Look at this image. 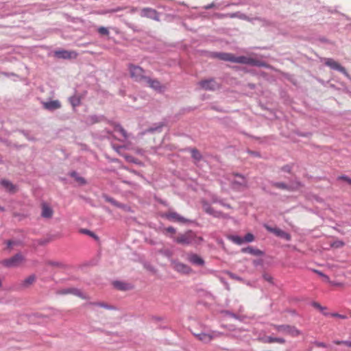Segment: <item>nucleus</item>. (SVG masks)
<instances>
[{
  "label": "nucleus",
  "instance_id": "f257e3e1",
  "mask_svg": "<svg viewBox=\"0 0 351 351\" xmlns=\"http://www.w3.org/2000/svg\"><path fill=\"white\" fill-rule=\"evenodd\" d=\"M216 56L224 61H229L232 62L241 63L252 66H256L258 64L257 60L250 57L243 56H235L233 54L229 53H219L216 54Z\"/></svg>",
  "mask_w": 351,
  "mask_h": 351
},
{
  "label": "nucleus",
  "instance_id": "f03ea898",
  "mask_svg": "<svg viewBox=\"0 0 351 351\" xmlns=\"http://www.w3.org/2000/svg\"><path fill=\"white\" fill-rule=\"evenodd\" d=\"M202 238L197 237L193 232L189 230L179 234L175 239L178 243L183 245H198L202 242Z\"/></svg>",
  "mask_w": 351,
  "mask_h": 351
},
{
  "label": "nucleus",
  "instance_id": "7ed1b4c3",
  "mask_svg": "<svg viewBox=\"0 0 351 351\" xmlns=\"http://www.w3.org/2000/svg\"><path fill=\"white\" fill-rule=\"evenodd\" d=\"M193 335L204 343H208L214 339L222 337L224 334L217 330H211L209 332L193 333Z\"/></svg>",
  "mask_w": 351,
  "mask_h": 351
},
{
  "label": "nucleus",
  "instance_id": "20e7f679",
  "mask_svg": "<svg viewBox=\"0 0 351 351\" xmlns=\"http://www.w3.org/2000/svg\"><path fill=\"white\" fill-rule=\"evenodd\" d=\"M129 71L131 77L136 82L143 83L147 77L144 70L138 66L130 64Z\"/></svg>",
  "mask_w": 351,
  "mask_h": 351
},
{
  "label": "nucleus",
  "instance_id": "39448f33",
  "mask_svg": "<svg viewBox=\"0 0 351 351\" xmlns=\"http://www.w3.org/2000/svg\"><path fill=\"white\" fill-rule=\"evenodd\" d=\"M24 260V256L22 254H17L10 258L4 260L3 263L8 267H16L22 264Z\"/></svg>",
  "mask_w": 351,
  "mask_h": 351
},
{
  "label": "nucleus",
  "instance_id": "423d86ee",
  "mask_svg": "<svg viewBox=\"0 0 351 351\" xmlns=\"http://www.w3.org/2000/svg\"><path fill=\"white\" fill-rule=\"evenodd\" d=\"M232 186L234 189H239L241 188L246 187V179L241 175L234 174L230 179Z\"/></svg>",
  "mask_w": 351,
  "mask_h": 351
},
{
  "label": "nucleus",
  "instance_id": "0eeeda50",
  "mask_svg": "<svg viewBox=\"0 0 351 351\" xmlns=\"http://www.w3.org/2000/svg\"><path fill=\"white\" fill-rule=\"evenodd\" d=\"M276 328L278 331L289 335L292 337H297L300 334V330H298L296 328L289 325L276 326Z\"/></svg>",
  "mask_w": 351,
  "mask_h": 351
},
{
  "label": "nucleus",
  "instance_id": "6e6552de",
  "mask_svg": "<svg viewBox=\"0 0 351 351\" xmlns=\"http://www.w3.org/2000/svg\"><path fill=\"white\" fill-rule=\"evenodd\" d=\"M199 84L202 88L206 90H215L219 88V84L213 79L202 80Z\"/></svg>",
  "mask_w": 351,
  "mask_h": 351
},
{
  "label": "nucleus",
  "instance_id": "1a4fd4ad",
  "mask_svg": "<svg viewBox=\"0 0 351 351\" xmlns=\"http://www.w3.org/2000/svg\"><path fill=\"white\" fill-rule=\"evenodd\" d=\"M165 217L169 221L185 223L189 220L174 211H169L165 214Z\"/></svg>",
  "mask_w": 351,
  "mask_h": 351
},
{
  "label": "nucleus",
  "instance_id": "9d476101",
  "mask_svg": "<svg viewBox=\"0 0 351 351\" xmlns=\"http://www.w3.org/2000/svg\"><path fill=\"white\" fill-rule=\"evenodd\" d=\"M265 227L269 232L274 233L276 236L284 239L286 241L291 240V235L282 230L278 228H271L267 225H265Z\"/></svg>",
  "mask_w": 351,
  "mask_h": 351
},
{
  "label": "nucleus",
  "instance_id": "9b49d317",
  "mask_svg": "<svg viewBox=\"0 0 351 351\" xmlns=\"http://www.w3.org/2000/svg\"><path fill=\"white\" fill-rule=\"evenodd\" d=\"M55 56L58 58L73 59L77 58V53L74 51L59 50L55 51Z\"/></svg>",
  "mask_w": 351,
  "mask_h": 351
},
{
  "label": "nucleus",
  "instance_id": "f8f14e48",
  "mask_svg": "<svg viewBox=\"0 0 351 351\" xmlns=\"http://www.w3.org/2000/svg\"><path fill=\"white\" fill-rule=\"evenodd\" d=\"M141 16L143 17L149 18L155 21H159L158 13L156 10L152 8H146L142 9L141 10Z\"/></svg>",
  "mask_w": 351,
  "mask_h": 351
},
{
  "label": "nucleus",
  "instance_id": "ddd939ff",
  "mask_svg": "<svg viewBox=\"0 0 351 351\" xmlns=\"http://www.w3.org/2000/svg\"><path fill=\"white\" fill-rule=\"evenodd\" d=\"M45 109L53 111L61 108V104L58 100H50L42 102Z\"/></svg>",
  "mask_w": 351,
  "mask_h": 351
},
{
  "label": "nucleus",
  "instance_id": "4468645a",
  "mask_svg": "<svg viewBox=\"0 0 351 351\" xmlns=\"http://www.w3.org/2000/svg\"><path fill=\"white\" fill-rule=\"evenodd\" d=\"M172 265L173 269L178 271V272L188 274L191 271V268L189 266L182 263L173 262Z\"/></svg>",
  "mask_w": 351,
  "mask_h": 351
},
{
  "label": "nucleus",
  "instance_id": "2eb2a0df",
  "mask_svg": "<svg viewBox=\"0 0 351 351\" xmlns=\"http://www.w3.org/2000/svg\"><path fill=\"white\" fill-rule=\"evenodd\" d=\"M188 261L193 265L203 266L204 261L196 254H190L188 255Z\"/></svg>",
  "mask_w": 351,
  "mask_h": 351
},
{
  "label": "nucleus",
  "instance_id": "dca6fc26",
  "mask_svg": "<svg viewBox=\"0 0 351 351\" xmlns=\"http://www.w3.org/2000/svg\"><path fill=\"white\" fill-rule=\"evenodd\" d=\"M61 294L71 293L82 298H86V295L79 289L75 288L64 289L59 291Z\"/></svg>",
  "mask_w": 351,
  "mask_h": 351
},
{
  "label": "nucleus",
  "instance_id": "f3484780",
  "mask_svg": "<svg viewBox=\"0 0 351 351\" xmlns=\"http://www.w3.org/2000/svg\"><path fill=\"white\" fill-rule=\"evenodd\" d=\"M53 211L52 208L47 204H42L41 216L44 218L49 219L53 216Z\"/></svg>",
  "mask_w": 351,
  "mask_h": 351
},
{
  "label": "nucleus",
  "instance_id": "a211bd4d",
  "mask_svg": "<svg viewBox=\"0 0 351 351\" xmlns=\"http://www.w3.org/2000/svg\"><path fill=\"white\" fill-rule=\"evenodd\" d=\"M143 83L147 84L149 86L156 90H159L161 88V85L159 81L152 80L148 77H146Z\"/></svg>",
  "mask_w": 351,
  "mask_h": 351
},
{
  "label": "nucleus",
  "instance_id": "6ab92c4d",
  "mask_svg": "<svg viewBox=\"0 0 351 351\" xmlns=\"http://www.w3.org/2000/svg\"><path fill=\"white\" fill-rule=\"evenodd\" d=\"M326 64L333 69L339 71L342 73H346L345 69L332 59H328L326 62Z\"/></svg>",
  "mask_w": 351,
  "mask_h": 351
},
{
  "label": "nucleus",
  "instance_id": "aec40b11",
  "mask_svg": "<svg viewBox=\"0 0 351 351\" xmlns=\"http://www.w3.org/2000/svg\"><path fill=\"white\" fill-rule=\"evenodd\" d=\"M36 280L35 275H30L27 278H26L21 284L23 287H28L31 285H32Z\"/></svg>",
  "mask_w": 351,
  "mask_h": 351
},
{
  "label": "nucleus",
  "instance_id": "412c9836",
  "mask_svg": "<svg viewBox=\"0 0 351 351\" xmlns=\"http://www.w3.org/2000/svg\"><path fill=\"white\" fill-rule=\"evenodd\" d=\"M0 184L7 191L10 192L14 191V186L8 180H2L0 182Z\"/></svg>",
  "mask_w": 351,
  "mask_h": 351
},
{
  "label": "nucleus",
  "instance_id": "4be33fe9",
  "mask_svg": "<svg viewBox=\"0 0 351 351\" xmlns=\"http://www.w3.org/2000/svg\"><path fill=\"white\" fill-rule=\"evenodd\" d=\"M241 251L243 253H247L254 255H260L261 254V252L259 250L254 249L252 247L243 248Z\"/></svg>",
  "mask_w": 351,
  "mask_h": 351
},
{
  "label": "nucleus",
  "instance_id": "5701e85b",
  "mask_svg": "<svg viewBox=\"0 0 351 351\" xmlns=\"http://www.w3.org/2000/svg\"><path fill=\"white\" fill-rule=\"evenodd\" d=\"M228 239L232 241L233 243L237 245H241L244 243L243 238L238 236V235H230L228 237Z\"/></svg>",
  "mask_w": 351,
  "mask_h": 351
},
{
  "label": "nucleus",
  "instance_id": "b1692460",
  "mask_svg": "<svg viewBox=\"0 0 351 351\" xmlns=\"http://www.w3.org/2000/svg\"><path fill=\"white\" fill-rule=\"evenodd\" d=\"M204 210L208 214L212 215L215 217H219L220 213L215 211L211 206L207 204H204Z\"/></svg>",
  "mask_w": 351,
  "mask_h": 351
},
{
  "label": "nucleus",
  "instance_id": "393cba45",
  "mask_svg": "<svg viewBox=\"0 0 351 351\" xmlns=\"http://www.w3.org/2000/svg\"><path fill=\"white\" fill-rule=\"evenodd\" d=\"M226 16H229L230 18H239V19H243V20H249V18L246 15H245L244 14H243L240 12L228 14Z\"/></svg>",
  "mask_w": 351,
  "mask_h": 351
},
{
  "label": "nucleus",
  "instance_id": "a878e982",
  "mask_svg": "<svg viewBox=\"0 0 351 351\" xmlns=\"http://www.w3.org/2000/svg\"><path fill=\"white\" fill-rule=\"evenodd\" d=\"M113 285L114 287L119 290H127L128 289V285L121 281H115Z\"/></svg>",
  "mask_w": 351,
  "mask_h": 351
},
{
  "label": "nucleus",
  "instance_id": "bb28decb",
  "mask_svg": "<svg viewBox=\"0 0 351 351\" xmlns=\"http://www.w3.org/2000/svg\"><path fill=\"white\" fill-rule=\"evenodd\" d=\"M114 131H115V132H119V133H120V134L122 135V136H123L125 139H126V138H128L127 132H126V131H125V130L122 128V126H121V125H116L114 126Z\"/></svg>",
  "mask_w": 351,
  "mask_h": 351
},
{
  "label": "nucleus",
  "instance_id": "cd10ccee",
  "mask_svg": "<svg viewBox=\"0 0 351 351\" xmlns=\"http://www.w3.org/2000/svg\"><path fill=\"white\" fill-rule=\"evenodd\" d=\"M114 131H115V132H119V133H120V134L122 135V136H123L125 139H126V138H128L127 132H126V131H125V130L122 128V126H121V125H116L114 126Z\"/></svg>",
  "mask_w": 351,
  "mask_h": 351
},
{
  "label": "nucleus",
  "instance_id": "c85d7f7f",
  "mask_svg": "<svg viewBox=\"0 0 351 351\" xmlns=\"http://www.w3.org/2000/svg\"><path fill=\"white\" fill-rule=\"evenodd\" d=\"M71 176L73 178H74L75 179V180H76L77 182H78L80 184H86V181H85V180H84L83 178H82V177L79 176H78V174H77L76 172H75V171L71 172Z\"/></svg>",
  "mask_w": 351,
  "mask_h": 351
},
{
  "label": "nucleus",
  "instance_id": "c756f323",
  "mask_svg": "<svg viewBox=\"0 0 351 351\" xmlns=\"http://www.w3.org/2000/svg\"><path fill=\"white\" fill-rule=\"evenodd\" d=\"M269 341L270 343H274V342H276V343H285V340L283 338L271 337H269Z\"/></svg>",
  "mask_w": 351,
  "mask_h": 351
},
{
  "label": "nucleus",
  "instance_id": "7c9ffc66",
  "mask_svg": "<svg viewBox=\"0 0 351 351\" xmlns=\"http://www.w3.org/2000/svg\"><path fill=\"white\" fill-rule=\"evenodd\" d=\"M192 157L196 160H199L202 158L200 153L197 149H191Z\"/></svg>",
  "mask_w": 351,
  "mask_h": 351
},
{
  "label": "nucleus",
  "instance_id": "2f4dec72",
  "mask_svg": "<svg viewBox=\"0 0 351 351\" xmlns=\"http://www.w3.org/2000/svg\"><path fill=\"white\" fill-rule=\"evenodd\" d=\"M272 186L282 189H288V186L284 182H272Z\"/></svg>",
  "mask_w": 351,
  "mask_h": 351
},
{
  "label": "nucleus",
  "instance_id": "473e14b6",
  "mask_svg": "<svg viewBox=\"0 0 351 351\" xmlns=\"http://www.w3.org/2000/svg\"><path fill=\"white\" fill-rule=\"evenodd\" d=\"M254 239V237L252 234L251 233H247L244 237H243V240H244V243H250V242H252Z\"/></svg>",
  "mask_w": 351,
  "mask_h": 351
},
{
  "label": "nucleus",
  "instance_id": "72a5a7b5",
  "mask_svg": "<svg viewBox=\"0 0 351 351\" xmlns=\"http://www.w3.org/2000/svg\"><path fill=\"white\" fill-rule=\"evenodd\" d=\"M98 32L102 35H108L109 34L108 29L105 27H99Z\"/></svg>",
  "mask_w": 351,
  "mask_h": 351
},
{
  "label": "nucleus",
  "instance_id": "f704fd0d",
  "mask_svg": "<svg viewBox=\"0 0 351 351\" xmlns=\"http://www.w3.org/2000/svg\"><path fill=\"white\" fill-rule=\"evenodd\" d=\"M83 233H85L86 234H88L89 236H90L91 237L95 239H98V237L93 232L88 230H86V229H84V230H82V231Z\"/></svg>",
  "mask_w": 351,
  "mask_h": 351
},
{
  "label": "nucleus",
  "instance_id": "c9c22d12",
  "mask_svg": "<svg viewBox=\"0 0 351 351\" xmlns=\"http://www.w3.org/2000/svg\"><path fill=\"white\" fill-rule=\"evenodd\" d=\"M93 304L95 305V306H101V307L107 308V309H111L112 308L109 305H108V304H106L105 303L97 302V303H94Z\"/></svg>",
  "mask_w": 351,
  "mask_h": 351
},
{
  "label": "nucleus",
  "instance_id": "e433bc0d",
  "mask_svg": "<svg viewBox=\"0 0 351 351\" xmlns=\"http://www.w3.org/2000/svg\"><path fill=\"white\" fill-rule=\"evenodd\" d=\"M70 101L73 106H76L80 104V100L75 97H71Z\"/></svg>",
  "mask_w": 351,
  "mask_h": 351
},
{
  "label": "nucleus",
  "instance_id": "4c0bfd02",
  "mask_svg": "<svg viewBox=\"0 0 351 351\" xmlns=\"http://www.w3.org/2000/svg\"><path fill=\"white\" fill-rule=\"evenodd\" d=\"M312 306H314L316 308H318L321 311H323L325 309L324 307L322 306L319 303H317L316 302H313L312 303Z\"/></svg>",
  "mask_w": 351,
  "mask_h": 351
},
{
  "label": "nucleus",
  "instance_id": "58836bf2",
  "mask_svg": "<svg viewBox=\"0 0 351 351\" xmlns=\"http://www.w3.org/2000/svg\"><path fill=\"white\" fill-rule=\"evenodd\" d=\"M263 278H264L265 280H267V281H268V282H272V277H271L270 275H269V274H265L263 276Z\"/></svg>",
  "mask_w": 351,
  "mask_h": 351
},
{
  "label": "nucleus",
  "instance_id": "ea45409f",
  "mask_svg": "<svg viewBox=\"0 0 351 351\" xmlns=\"http://www.w3.org/2000/svg\"><path fill=\"white\" fill-rule=\"evenodd\" d=\"M339 180H343L346 182H347L348 184H351V178H349L347 176H341V177H339Z\"/></svg>",
  "mask_w": 351,
  "mask_h": 351
},
{
  "label": "nucleus",
  "instance_id": "a19ab883",
  "mask_svg": "<svg viewBox=\"0 0 351 351\" xmlns=\"http://www.w3.org/2000/svg\"><path fill=\"white\" fill-rule=\"evenodd\" d=\"M315 345L317 347H322V348H326L327 346L326 343H323V342H319V341H315Z\"/></svg>",
  "mask_w": 351,
  "mask_h": 351
},
{
  "label": "nucleus",
  "instance_id": "79ce46f5",
  "mask_svg": "<svg viewBox=\"0 0 351 351\" xmlns=\"http://www.w3.org/2000/svg\"><path fill=\"white\" fill-rule=\"evenodd\" d=\"M106 199L108 201V202H110V203H112V204L117 206H119V204L118 203L116 202L115 200H114L112 198H110V197H106Z\"/></svg>",
  "mask_w": 351,
  "mask_h": 351
},
{
  "label": "nucleus",
  "instance_id": "37998d69",
  "mask_svg": "<svg viewBox=\"0 0 351 351\" xmlns=\"http://www.w3.org/2000/svg\"><path fill=\"white\" fill-rule=\"evenodd\" d=\"M332 315L334 316V317L341 318V319H346L347 318V317L346 315H340V314H338V313H333V314H332Z\"/></svg>",
  "mask_w": 351,
  "mask_h": 351
},
{
  "label": "nucleus",
  "instance_id": "c03bdc74",
  "mask_svg": "<svg viewBox=\"0 0 351 351\" xmlns=\"http://www.w3.org/2000/svg\"><path fill=\"white\" fill-rule=\"evenodd\" d=\"M167 232H171L172 234L176 233V229L173 227H168L166 228Z\"/></svg>",
  "mask_w": 351,
  "mask_h": 351
},
{
  "label": "nucleus",
  "instance_id": "a18cd8bd",
  "mask_svg": "<svg viewBox=\"0 0 351 351\" xmlns=\"http://www.w3.org/2000/svg\"><path fill=\"white\" fill-rule=\"evenodd\" d=\"M229 275L230 276V278H233V279H235V280H241V278L237 276L235 274H233L232 273H229Z\"/></svg>",
  "mask_w": 351,
  "mask_h": 351
},
{
  "label": "nucleus",
  "instance_id": "49530a36",
  "mask_svg": "<svg viewBox=\"0 0 351 351\" xmlns=\"http://www.w3.org/2000/svg\"><path fill=\"white\" fill-rule=\"evenodd\" d=\"M161 127H162V124H160V125L158 127V128H150L148 131L149 132H154V131H156L158 130V128H160Z\"/></svg>",
  "mask_w": 351,
  "mask_h": 351
},
{
  "label": "nucleus",
  "instance_id": "de8ad7c7",
  "mask_svg": "<svg viewBox=\"0 0 351 351\" xmlns=\"http://www.w3.org/2000/svg\"><path fill=\"white\" fill-rule=\"evenodd\" d=\"M342 343L347 346L348 347L351 348V341H343Z\"/></svg>",
  "mask_w": 351,
  "mask_h": 351
},
{
  "label": "nucleus",
  "instance_id": "09e8293b",
  "mask_svg": "<svg viewBox=\"0 0 351 351\" xmlns=\"http://www.w3.org/2000/svg\"><path fill=\"white\" fill-rule=\"evenodd\" d=\"M214 6H215L214 3H210V4H208V5H206V6L204 7V8L207 10V9L212 8H213Z\"/></svg>",
  "mask_w": 351,
  "mask_h": 351
},
{
  "label": "nucleus",
  "instance_id": "8fccbe9b",
  "mask_svg": "<svg viewBox=\"0 0 351 351\" xmlns=\"http://www.w3.org/2000/svg\"><path fill=\"white\" fill-rule=\"evenodd\" d=\"M322 278H324V281L328 282H330L329 277L328 276L323 275Z\"/></svg>",
  "mask_w": 351,
  "mask_h": 351
},
{
  "label": "nucleus",
  "instance_id": "3c124183",
  "mask_svg": "<svg viewBox=\"0 0 351 351\" xmlns=\"http://www.w3.org/2000/svg\"><path fill=\"white\" fill-rule=\"evenodd\" d=\"M226 313L227 315H229L232 316V317H234V318H237V315H236L235 314L232 313H230V312H229V311H226Z\"/></svg>",
  "mask_w": 351,
  "mask_h": 351
},
{
  "label": "nucleus",
  "instance_id": "603ef678",
  "mask_svg": "<svg viewBox=\"0 0 351 351\" xmlns=\"http://www.w3.org/2000/svg\"><path fill=\"white\" fill-rule=\"evenodd\" d=\"M14 244V242H13V241H10L8 242V245L9 247H11Z\"/></svg>",
  "mask_w": 351,
  "mask_h": 351
},
{
  "label": "nucleus",
  "instance_id": "864d4df0",
  "mask_svg": "<svg viewBox=\"0 0 351 351\" xmlns=\"http://www.w3.org/2000/svg\"><path fill=\"white\" fill-rule=\"evenodd\" d=\"M121 10V8L119 7V8L114 9V10H112L110 12H116L120 11Z\"/></svg>",
  "mask_w": 351,
  "mask_h": 351
},
{
  "label": "nucleus",
  "instance_id": "5fc2aeb1",
  "mask_svg": "<svg viewBox=\"0 0 351 351\" xmlns=\"http://www.w3.org/2000/svg\"><path fill=\"white\" fill-rule=\"evenodd\" d=\"M318 275H319L320 276L323 277V275H325L324 274H323L322 272L319 271H317V270H315V271Z\"/></svg>",
  "mask_w": 351,
  "mask_h": 351
},
{
  "label": "nucleus",
  "instance_id": "6e6d98bb",
  "mask_svg": "<svg viewBox=\"0 0 351 351\" xmlns=\"http://www.w3.org/2000/svg\"><path fill=\"white\" fill-rule=\"evenodd\" d=\"M342 341H335L334 343L337 345H340V344H343L342 343Z\"/></svg>",
  "mask_w": 351,
  "mask_h": 351
},
{
  "label": "nucleus",
  "instance_id": "4d7b16f0",
  "mask_svg": "<svg viewBox=\"0 0 351 351\" xmlns=\"http://www.w3.org/2000/svg\"><path fill=\"white\" fill-rule=\"evenodd\" d=\"M3 75H5V76H9V75H13L14 74L13 73H3Z\"/></svg>",
  "mask_w": 351,
  "mask_h": 351
},
{
  "label": "nucleus",
  "instance_id": "13d9d810",
  "mask_svg": "<svg viewBox=\"0 0 351 351\" xmlns=\"http://www.w3.org/2000/svg\"><path fill=\"white\" fill-rule=\"evenodd\" d=\"M343 245V243L342 242H339L337 244V246H341Z\"/></svg>",
  "mask_w": 351,
  "mask_h": 351
},
{
  "label": "nucleus",
  "instance_id": "bf43d9fd",
  "mask_svg": "<svg viewBox=\"0 0 351 351\" xmlns=\"http://www.w3.org/2000/svg\"><path fill=\"white\" fill-rule=\"evenodd\" d=\"M241 4H243V3L240 2V3H235V5H241Z\"/></svg>",
  "mask_w": 351,
  "mask_h": 351
},
{
  "label": "nucleus",
  "instance_id": "052dcab7",
  "mask_svg": "<svg viewBox=\"0 0 351 351\" xmlns=\"http://www.w3.org/2000/svg\"><path fill=\"white\" fill-rule=\"evenodd\" d=\"M349 314H350V316L351 317V311H350Z\"/></svg>",
  "mask_w": 351,
  "mask_h": 351
}]
</instances>
